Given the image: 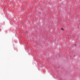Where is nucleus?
Here are the masks:
<instances>
[{
  "instance_id": "2",
  "label": "nucleus",
  "mask_w": 80,
  "mask_h": 80,
  "mask_svg": "<svg viewBox=\"0 0 80 80\" xmlns=\"http://www.w3.org/2000/svg\"><path fill=\"white\" fill-rule=\"evenodd\" d=\"M61 30H63V28H61Z\"/></svg>"
},
{
  "instance_id": "3",
  "label": "nucleus",
  "mask_w": 80,
  "mask_h": 80,
  "mask_svg": "<svg viewBox=\"0 0 80 80\" xmlns=\"http://www.w3.org/2000/svg\"><path fill=\"white\" fill-rule=\"evenodd\" d=\"M75 55H74V57H75Z\"/></svg>"
},
{
  "instance_id": "1",
  "label": "nucleus",
  "mask_w": 80,
  "mask_h": 80,
  "mask_svg": "<svg viewBox=\"0 0 80 80\" xmlns=\"http://www.w3.org/2000/svg\"><path fill=\"white\" fill-rule=\"evenodd\" d=\"M38 13L39 14H41V12H38Z\"/></svg>"
}]
</instances>
